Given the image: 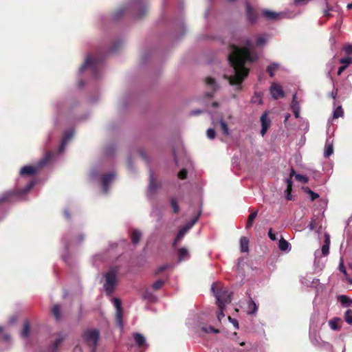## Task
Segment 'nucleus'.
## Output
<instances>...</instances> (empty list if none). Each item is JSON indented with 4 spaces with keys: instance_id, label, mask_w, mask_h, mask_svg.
I'll list each match as a JSON object with an SVG mask.
<instances>
[{
    "instance_id": "nucleus-31",
    "label": "nucleus",
    "mask_w": 352,
    "mask_h": 352,
    "mask_svg": "<svg viewBox=\"0 0 352 352\" xmlns=\"http://www.w3.org/2000/svg\"><path fill=\"white\" fill-rule=\"evenodd\" d=\"M240 248L242 252H247L249 250V241L246 237H241L240 239Z\"/></svg>"
},
{
    "instance_id": "nucleus-48",
    "label": "nucleus",
    "mask_w": 352,
    "mask_h": 352,
    "mask_svg": "<svg viewBox=\"0 0 352 352\" xmlns=\"http://www.w3.org/2000/svg\"><path fill=\"white\" fill-rule=\"evenodd\" d=\"M305 192H307L309 195H310V199L311 201H314L315 199H316L317 198L319 197V195L316 192H314V191H312L311 189L309 188H307L305 189Z\"/></svg>"
},
{
    "instance_id": "nucleus-54",
    "label": "nucleus",
    "mask_w": 352,
    "mask_h": 352,
    "mask_svg": "<svg viewBox=\"0 0 352 352\" xmlns=\"http://www.w3.org/2000/svg\"><path fill=\"white\" fill-rule=\"evenodd\" d=\"M187 177V170L185 168L182 169L178 173V177L181 179H184Z\"/></svg>"
},
{
    "instance_id": "nucleus-60",
    "label": "nucleus",
    "mask_w": 352,
    "mask_h": 352,
    "mask_svg": "<svg viewBox=\"0 0 352 352\" xmlns=\"http://www.w3.org/2000/svg\"><path fill=\"white\" fill-rule=\"evenodd\" d=\"M120 45H121L120 43H114L113 45L109 49L108 52H115L118 48V46H120Z\"/></svg>"
},
{
    "instance_id": "nucleus-42",
    "label": "nucleus",
    "mask_w": 352,
    "mask_h": 352,
    "mask_svg": "<svg viewBox=\"0 0 352 352\" xmlns=\"http://www.w3.org/2000/svg\"><path fill=\"white\" fill-rule=\"evenodd\" d=\"M66 106H67L66 102H58L54 104V108L58 113H61L62 111H63L65 110Z\"/></svg>"
},
{
    "instance_id": "nucleus-14",
    "label": "nucleus",
    "mask_w": 352,
    "mask_h": 352,
    "mask_svg": "<svg viewBox=\"0 0 352 352\" xmlns=\"http://www.w3.org/2000/svg\"><path fill=\"white\" fill-rule=\"evenodd\" d=\"M245 8H246V17L248 21L251 24H254L258 18V13L251 6L250 3L248 1L245 2Z\"/></svg>"
},
{
    "instance_id": "nucleus-12",
    "label": "nucleus",
    "mask_w": 352,
    "mask_h": 352,
    "mask_svg": "<svg viewBox=\"0 0 352 352\" xmlns=\"http://www.w3.org/2000/svg\"><path fill=\"white\" fill-rule=\"evenodd\" d=\"M116 175L113 172L104 174L100 177V184L104 194L108 193L109 186L114 181Z\"/></svg>"
},
{
    "instance_id": "nucleus-30",
    "label": "nucleus",
    "mask_w": 352,
    "mask_h": 352,
    "mask_svg": "<svg viewBox=\"0 0 352 352\" xmlns=\"http://www.w3.org/2000/svg\"><path fill=\"white\" fill-rule=\"evenodd\" d=\"M279 67L280 65L278 63H273L267 66V72L270 77H273L274 76L276 71L279 68Z\"/></svg>"
},
{
    "instance_id": "nucleus-20",
    "label": "nucleus",
    "mask_w": 352,
    "mask_h": 352,
    "mask_svg": "<svg viewBox=\"0 0 352 352\" xmlns=\"http://www.w3.org/2000/svg\"><path fill=\"white\" fill-rule=\"evenodd\" d=\"M133 338L138 347H144V349L148 348V344L146 343V338L142 334L140 333H133Z\"/></svg>"
},
{
    "instance_id": "nucleus-8",
    "label": "nucleus",
    "mask_w": 352,
    "mask_h": 352,
    "mask_svg": "<svg viewBox=\"0 0 352 352\" xmlns=\"http://www.w3.org/2000/svg\"><path fill=\"white\" fill-rule=\"evenodd\" d=\"M211 290L215 296L216 303L218 309H221V307H226V305L230 303L232 300L231 295L232 293L227 290L226 288H221L216 291V286L212 284Z\"/></svg>"
},
{
    "instance_id": "nucleus-61",
    "label": "nucleus",
    "mask_w": 352,
    "mask_h": 352,
    "mask_svg": "<svg viewBox=\"0 0 352 352\" xmlns=\"http://www.w3.org/2000/svg\"><path fill=\"white\" fill-rule=\"evenodd\" d=\"M310 285H311L310 287H313L317 288L318 285H319V279L314 278L311 281V284Z\"/></svg>"
},
{
    "instance_id": "nucleus-39",
    "label": "nucleus",
    "mask_w": 352,
    "mask_h": 352,
    "mask_svg": "<svg viewBox=\"0 0 352 352\" xmlns=\"http://www.w3.org/2000/svg\"><path fill=\"white\" fill-rule=\"evenodd\" d=\"M257 216V211L252 212L248 216V219L246 225V228H250L253 223L254 220L256 219Z\"/></svg>"
},
{
    "instance_id": "nucleus-17",
    "label": "nucleus",
    "mask_w": 352,
    "mask_h": 352,
    "mask_svg": "<svg viewBox=\"0 0 352 352\" xmlns=\"http://www.w3.org/2000/svg\"><path fill=\"white\" fill-rule=\"evenodd\" d=\"M270 94L274 99H278L284 97V91L282 87L277 83H272L270 87Z\"/></svg>"
},
{
    "instance_id": "nucleus-11",
    "label": "nucleus",
    "mask_w": 352,
    "mask_h": 352,
    "mask_svg": "<svg viewBox=\"0 0 352 352\" xmlns=\"http://www.w3.org/2000/svg\"><path fill=\"white\" fill-rule=\"evenodd\" d=\"M111 302L116 310V324L120 327V330L122 331L124 327L123 322H122V302L118 298H113L111 299Z\"/></svg>"
},
{
    "instance_id": "nucleus-16",
    "label": "nucleus",
    "mask_w": 352,
    "mask_h": 352,
    "mask_svg": "<svg viewBox=\"0 0 352 352\" xmlns=\"http://www.w3.org/2000/svg\"><path fill=\"white\" fill-rule=\"evenodd\" d=\"M74 132L73 130L66 131L64 133L63 138L60 144V147L58 148V152L61 154L64 152L65 148L68 142H69L74 137Z\"/></svg>"
},
{
    "instance_id": "nucleus-29",
    "label": "nucleus",
    "mask_w": 352,
    "mask_h": 352,
    "mask_svg": "<svg viewBox=\"0 0 352 352\" xmlns=\"http://www.w3.org/2000/svg\"><path fill=\"white\" fill-rule=\"evenodd\" d=\"M278 248L283 252H289L291 250L290 243L283 237L279 240Z\"/></svg>"
},
{
    "instance_id": "nucleus-7",
    "label": "nucleus",
    "mask_w": 352,
    "mask_h": 352,
    "mask_svg": "<svg viewBox=\"0 0 352 352\" xmlns=\"http://www.w3.org/2000/svg\"><path fill=\"white\" fill-rule=\"evenodd\" d=\"M52 158V153L48 152L45 156L41 159L36 164V166L27 165L24 166L20 170V175L21 177L25 176H33L36 175L39 170L45 166Z\"/></svg>"
},
{
    "instance_id": "nucleus-10",
    "label": "nucleus",
    "mask_w": 352,
    "mask_h": 352,
    "mask_svg": "<svg viewBox=\"0 0 352 352\" xmlns=\"http://www.w3.org/2000/svg\"><path fill=\"white\" fill-rule=\"evenodd\" d=\"M201 214V210H200L198 212V214L193 217L190 221L187 223L183 228H182L178 233L176 235V237L173 243V248H175L177 245V243L180 241L183 237L185 236V234L188 232L189 230H190L192 226L195 224V223L198 221L200 215Z\"/></svg>"
},
{
    "instance_id": "nucleus-43",
    "label": "nucleus",
    "mask_w": 352,
    "mask_h": 352,
    "mask_svg": "<svg viewBox=\"0 0 352 352\" xmlns=\"http://www.w3.org/2000/svg\"><path fill=\"white\" fill-rule=\"evenodd\" d=\"M170 206L173 208L174 213H177L179 211V206L178 205L177 201L175 198L172 197L170 200Z\"/></svg>"
},
{
    "instance_id": "nucleus-23",
    "label": "nucleus",
    "mask_w": 352,
    "mask_h": 352,
    "mask_svg": "<svg viewBox=\"0 0 352 352\" xmlns=\"http://www.w3.org/2000/svg\"><path fill=\"white\" fill-rule=\"evenodd\" d=\"M329 326L333 331H339L341 328L340 323L342 320L340 318L335 317L329 321Z\"/></svg>"
},
{
    "instance_id": "nucleus-41",
    "label": "nucleus",
    "mask_w": 352,
    "mask_h": 352,
    "mask_svg": "<svg viewBox=\"0 0 352 352\" xmlns=\"http://www.w3.org/2000/svg\"><path fill=\"white\" fill-rule=\"evenodd\" d=\"M206 85H208V87H210L212 91H214L216 90L217 87V85L215 82V80L210 78V77H208L206 78Z\"/></svg>"
},
{
    "instance_id": "nucleus-2",
    "label": "nucleus",
    "mask_w": 352,
    "mask_h": 352,
    "mask_svg": "<svg viewBox=\"0 0 352 352\" xmlns=\"http://www.w3.org/2000/svg\"><path fill=\"white\" fill-rule=\"evenodd\" d=\"M128 10L133 12L136 19H141L147 12V0H133L131 3L120 7L117 11L112 14V20H118Z\"/></svg>"
},
{
    "instance_id": "nucleus-38",
    "label": "nucleus",
    "mask_w": 352,
    "mask_h": 352,
    "mask_svg": "<svg viewBox=\"0 0 352 352\" xmlns=\"http://www.w3.org/2000/svg\"><path fill=\"white\" fill-rule=\"evenodd\" d=\"M219 124L223 133L226 136H229L230 135V132L226 122L223 119H221L219 120Z\"/></svg>"
},
{
    "instance_id": "nucleus-26",
    "label": "nucleus",
    "mask_w": 352,
    "mask_h": 352,
    "mask_svg": "<svg viewBox=\"0 0 352 352\" xmlns=\"http://www.w3.org/2000/svg\"><path fill=\"white\" fill-rule=\"evenodd\" d=\"M329 245H330V236L328 234H324V244L322 246L321 253L323 256H327L329 252Z\"/></svg>"
},
{
    "instance_id": "nucleus-1",
    "label": "nucleus",
    "mask_w": 352,
    "mask_h": 352,
    "mask_svg": "<svg viewBox=\"0 0 352 352\" xmlns=\"http://www.w3.org/2000/svg\"><path fill=\"white\" fill-rule=\"evenodd\" d=\"M252 41L246 37L242 36L236 38L235 36L230 43V53L228 60L231 67L230 74H225L231 85L236 86L240 89V85L249 72V66L255 62L257 54L251 51Z\"/></svg>"
},
{
    "instance_id": "nucleus-6",
    "label": "nucleus",
    "mask_w": 352,
    "mask_h": 352,
    "mask_svg": "<svg viewBox=\"0 0 352 352\" xmlns=\"http://www.w3.org/2000/svg\"><path fill=\"white\" fill-rule=\"evenodd\" d=\"M119 270L118 266H111L108 272L104 274V283L103 289L107 296H111L114 292Z\"/></svg>"
},
{
    "instance_id": "nucleus-59",
    "label": "nucleus",
    "mask_w": 352,
    "mask_h": 352,
    "mask_svg": "<svg viewBox=\"0 0 352 352\" xmlns=\"http://www.w3.org/2000/svg\"><path fill=\"white\" fill-rule=\"evenodd\" d=\"M285 182L287 184V188L292 189L293 182L291 177L286 178Z\"/></svg>"
},
{
    "instance_id": "nucleus-37",
    "label": "nucleus",
    "mask_w": 352,
    "mask_h": 352,
    "mask_svg": "<svg viewBox=\"0 0 352 352\" xmlns=\"http://www.w3.org/2000/svg\"><path fill=\"white\" fill-rule=\"evenodd\" d=\"M132 242L133 244H137L139 243L141 237H142V233L140 231L138 230H134L132 232Z\"/></svg>"
},
{
    "instance_id": "nucleus-63",
    "label": "nucleus",
    "mask_w": 352,
    "mask_h": 352,
    "mask_svg": "<svg viewBox=\"0 0 352 352\" xmlns=\"http://www.w3.org/2000/svg\"><path fill=\"white\" fill-rule=\"evenodd\" d=\"M168 267H170V265L168 264L161 265L158 267L157 272H162L167 270Z\"/></svg>"
},
{
    "instance_id": "nucleus-36",
    "label": "nucleus",
    "mask_w": 352,
    "mask_h": 352,
    "mask_svg": "<svg viewBox=\"0 0 352 352\" xmlns=\"http://www.w3.org/2000/svg\"><path fill=\"white\" fill-rule=\"evenodd\" d=\"M30 333V324L28 321H25L23 324V330L21 332V337L23 338H27Z\"/></svg>"
},
{
    "instance_id": "nucleus-15",
    "label": "nucleus",
    "mask_w": 352,
    "mask_h": 352,
    "mask_svg": "<svg viewBox=\"0 0 352 352\" xmlns=\"http://www.w3.org/2000/svg\"><path fill=\"white\" fill-rule=\"evenodd\" d=\"M260 122L261 124V134L263 137L266 134L268 129L271 125V120L268 117L267 112H264L261 115L260 118Z\"/></svg>"
},
{
    "instance_id": "nucleus-24",
    "label": "nucleus",
    "mask_w": 352,
    "mask_h": 352,
    "mask_svg": "<svg viewBox=\"0 0 352 352\" xmlns=\"http://www.w3.org/2000/svg\"><path fill=\"white\" fill-rule=\"evenodd\" d=\"M178 262L180 263L189 258L190 255L186 248H181L177 251Z\"/></svg>"
},
{
    "instance_id": "nucleus-46",
    "label": "nucleus",
    "mask_w": 352,
    "mask_h": 352,
    "mask_svg": "<svg viewBox=\"0 0 352 352\" xmlns=\"http://www.w3.org/2000/svg\"><path fill=\"white\" fill-rule=\"evenodd\" d=\"M164 284V281L162 279H159L153 284L152 287L155 290H158L163 286Z\"/></svg>"
},
{
    "instance_id": "nucleus-9",
    "label": "nucleus",
    "mask_w": 352,
    "mask_h": 352,
    "mask_svg": "<svg viewBox=\"0 0 352 352\" xmlns=\"http://www.w3.org/2000/svg\"><path fill=\"white\" fill-rule=\"evenodd\" d=\"M82 338L87 344L93 348L91 352H95L100 338L99 331L96 329H87L83 333Z\"/></svg>"
},
{
    "instance_id": "nucleus-57",
    "label": "nucleus",
    "mask_w": 352,
    "mask_h": 352,
    "mask_svg": "<svg viewBox=\"0 0 352 352\" xmlns=\"http://www.w3.org/2000/svg\"><path fill=\"white\" fill-rule=\"evenodd\" d=\"M292 189L286 188L285 190V197L287 200H292L293 197L291 194Z\"/></svg>"
},
{
    "instance_id": "nucleus-33",
    "label": "nucleus",
    "mask_w": 352,
    "mask_h": 352,
    "mask_svg": "<svg viewBox=\"0 0 352 352\" xmlns=\"http://www.w3.org/2000/svg\"><path fill=\"white\" fill-rule=\"evenodd\" d=\"M52 312L53 315L54 316L57 322L60 321L61 319V314H60V309L58 305H55L52 308Z\"/></svg>"
},
{
    "instance_id": "nucleus-53",
    "label": "nucleus",
    "mask_w": 352,
    "mask_h": 352,
    "mask_svg": "<svg viewBox=\"0 0 352 352\" xmlns=\"http://www.w3.org/2000/svg\"><path fill=\"white\" fill-rule=\"evenodd\" d=\"M98 176H99V173L96 168H94L91 170V172L89 173L90 178H91L92 179H96L98 178Z\"/></svg>"
},
{
    "instance_id": "nucleus-64",
    "label": "nucleus",
    "mask_w": 352,
    "mask_h": 352,
    "mask_svg": "<svg viewBox=\"0 0 352 352\" xmlns=\"http://www.w3.org/2000/svg\"><path fill=\"white\" fill-rule=\"evenodd\" d=\"M332 10L331 8L327 7V9L324 10V16H331L330 11Z\"/></svg>"
},
{
    "instance_id": "nucleus-51",
    "label": "nucleus",
    "mask_w": 352,
    "mask_h": 352,
    "mask_svg": "<svg viewBox=\"0 0 352 352\" xmlns=\"http://www.w3.org/2000/svg\"><path fill=\"white\" fill-rule=\"evenodd\" d=\"M216 136V132L213 129H208L207 130V137L210 139L213 140Z\"/></svg>"
},
{
    "instance_id": "nucleus-4",
    "label": "nucleus",
    "mask_w": 352,
    "mask_h": 352,
    "mask_svg": "<svg viewBox=\"0 0 352 352\" xmlns=\"http://www.w3.org/2000/svg\"><path fill=\"white\" fill-rule=\"evenodd\" d=\"M85 239V235L83 233H78L77 231L74 229H69L63 238V243L65 248V254L62 255L63 259L67 263L69 264V251L74 247L80 245Z\"/></svg>"
},
{
    "instance_id": "nucleus-56",
    "label": "nucleus",
    "mask_w": 352,
    "mask_h": 352,
    "mask_svg": "<svg viewBox=\"0 0 352 352\" xmlns=\"http://www.w3.org/2000/svg\"><path fill=\"white\" fill-rule=\"evenodd\" d=\"M228 320L230 321V322H231L233 326L236 329H238L239 328V322L237 321L236 319L235 318H231L230 316H228Z\"/></svg>"
},
{
    "instance_id": "nucleus-52",
    "label": "nucleus",
    "mask_w": 352,
    "mask_h": 352,
    "mask_svg": "<svg viewBox=\"0 0 352 352\" xmlns=\"http://www.w3.org/2000/svg\"><path fill=\"white\" fill-rule=\"evenodd\" d=\"M226 307H221V309H219V312L217 314V319L219 322L221 321V319L224 318V309Z\"/></svg>"
},
{
    "instance_id": "nucleus-50",
    "label": "nucleus",
    "mask_w": 352,
    "mask_h": 352,
    "mask_svg": "<svg viewBox=\"0 0 352 352\" xmlns=\"http://www.w3.org/2000/svg\"><path fill=\"white\" fill-rule=\"evenodd\" d=\"M296 179L301 183L306 184L308 182V178L302 175L297 174L295 175Z\"/></svg>"
},
{
    "instance_id": "nucleus-35",
    "label": "nucleus",
    "mask_w": 352,
    "mask_h": 352,
    "mask_svg": "<svg viewBox=\"0 0 352 352\" xmlns=\"http://www.w3.org/2000/svg\"><path fill=\"white\" fill-rule=\"evenodd\" d=\"M174 28H175V32L178 30H182V35L184 34V33L186 32V28H185V26H184V22L182 20H179V21H175L174 22Z\"/></svg>"
},
{
    "instance_id": "nucleus-49",
    "label": "nucleus",
    "mask_w": 352,
    "mask_h": 352,
    "mask_svg": "<svg viewBox=\"0 0 352 352\" xmlns=\"http://www.w3.org/2000/svg\"><path fill=\"white\" fill-rule=\"evenodd\" d=\"M201 329L205 333H219V330L214 328L212 326L202 327Z\"/></svg>"
},
{
    "instance_id": "nucleus-25",
    "label": "nucleus",
    "mask_w": 352,
    "mask_h": 352,
    "mask_svg": "<svg viewBox=\"0 0 352 352\" xmlns=\"http://www.w3.org/2000/svg\"><path fill=\"white\" fill-rule=\"evenodd\" d=\"M258 305L250 297L248 300V314L249 315H254L257 312Z\"/></svg>"
},
{
    "instance_id": "nucleus-18",
    "label": "nucleus",
    "mask_w": 352,
    "mask_h": 352,
    "mask_svg": "<svg viewBox=\"0 0 352 352\" xmlns=\"http://www.w3.org/2000/svg\"><path fill=\"white\" fill-rule=\"evenodd\" d=\"M263 16L269 21H278L283 15L281 12H276L272 10H263L262 11Z\"/></svg>"
},
{
    "instance_id": "nucleus-62",
    "label": "nucleus",
    "mask_w": 352,
    "mask_h": 352,
    "mask_svg": "<svg viewBox=\"0 0 352 352\" xmlns=\"http://www.w3.org/2000/svg\"><path fill=\"white\" fill-rule=\"evenodd\" d=\"M302 284L305 285L307 287H310L311 280L309 279H307L306 278H302L301 279Z\"/></svg>"
},
{
    "instance_id": "nucleus-58",
    "label": "nucleus",
    "mask_w": 352,
    "mask_h": 352,
    "mask_svg": "<svg viewBox=\"0 0 352 352\" xmlns=\"http://www.w3.org/2000/svg\"><path fill=\"white\" fill-rule=\"evenodd\" d=\"M268 236L272 241H276L277 239L276 234L273 233L272 228L269 229Z\"/></svg>"
},
{
    "instance_id": "nucleus-28",
    "label": "nucleus",
    "mask_w": 352,
    "mask_h": 352,
    "mask_svg": "<svg viewBox=\"0 0 352 352\" xmlns=\"http://www.w3.org/2000/svg\"><path fill=\"white\" fill-rule=\"evenodd\" d=\"M65 336H66L65 334H64L63 333H59L58 334L57 338H56V340H54V342L52 346V352H54L58 349L59 345L64 340Z\"/></svg>"
},
{
    "instance_id": "nucleus-27",
    "label": "nucleus",
    "mask_w": 352,
    "mask_h": 352,
    "mask_svg": "<svg viewBox=\"0 0 352 352\" xmlns=\"http://www.w3.org/2000/svg\"><path fill=\"white\" fill-rule=\"evenodd\" d=\"M338 300L342 307H349L352 305V299L345 295L338 296Z\"/></svg>"
},
{
    "instance_id": "nucleus-21",
    "label": "nucleus",
    "mask_w": 352,
    "mask_h": 352,
    "mask_svg": "<svg viewBox=\"0 0 352 352\" xmlns=\"http://www.w3.org/2000/svg\"><path fill=\"white\" fill-rule=\"evenodd\" d=\"M333 153V140L331 137H328L326 140L324 157H329Z\"/></svg>"
},
{
    "instance_id": "nucleus-13",
    "label": "nucleus",
    "mask_w": 352,
    "mask_h": 352,
    "mask_svg": "<svg viewBox=\"0 0 352 352\" xmlns=\"http://www.w3.org/2000/svg\"><path fill=\"white\" fill-rule=\"evenodd\" d=\"M160 184H157L155 181L154 174L152 170H150L149 173V185L147 190V197L149 199H152L157 190L160 188Z\"/></svg>"
},
{
    "instance_id": "nucleus-5",
    "label": "nucleus",
    "mask_w": 352,
    "mask_h": 352,
    "mask_svg": "<svg viewBox=\"0 0 352 352\" xmlns=\"http://www.w3.org/2000/svg\"><path fill=\"white\" fill-rule=\"evenodd\" d=\"M36 181L32 179L23 188L16 190H8L0 196V204L6 201H23L26 199L27 194L35 185Z\"/></svg>"
},
{
    "instance_id": "nucleus-32",
    "label": "nucleus",
    "mask_w": 352,
    "mask_h": 352,
    "mask_svg": "<svg viewBox=\"0 0 352 352\" xmlns=\"http://www.w3.org/2000/svg\"><path fill=\"white\" fill-rule=\"evenodd\" d=\"M267 40V36L265 34H259L257 36L256 39V45L261 47L264 45Z\"/></svg>"
},
{
    "instance_id": "nucleus-19",
    "label": "nucleus",
    "mask_w": 352,
    "mask_h": 352,
    "mask_svg": "<svg viewBox=\"0 0 352 352\" xmlns=\"http://www.w3.org/2000/svg\"><path fill=\"white\" fill-rule=\"evenodd\" d=\"M109 256V250L94 255L92 258L94 265L98 266L100 263L107 261Z\"/></svg>"
},
{
    "instance_id": "nucleus-22",
    "label": "nucleus",
    "mask_w": 352,
    "mask_h": 352,
    "mask_svg": "<svg viewBox=\"0 0 352 352\" xmlns=\"http://www.w3.org/2000/svg\"><path fill=\"white\" fill-rule=\"evenodd\" d=\"M311 341L315 346L325 347L329 349L332 348V346L329 342L322 341L320 338L316 335L311 338Z\"/></svg>"
},
{
    "instance_id": "nucleus-40",
    "label": "nucleus",
    "mask_w": 352,
    "mask_h": 352,
    "mask_svg": "<svg viewBox=\"0 0 352 352\" xmlns=\"http://www.w3.org/2000/svg\"><path fill=\"white\" fill-rule=\"evenodd\" d=\"M344 320L349 324L352 325V310L347 309L344 315Z\"/></svg>"
},
{
    "instance_id": "nucleus-47",
    "label": "nucleus",
    "mask_w": 352,
    "mask_h": 352,
    "mask_svg": "<svg viewBox=\"0 0 352 352\" xmlns=\"http://www.w3.org/2000/svg\"><path fill=\"white\" fill-rule=\"evenodd\" d=\"M340 63L342 64V65L346 66L347 67L350 64L352 63V57H344L340 59Z\"/></svg>"
},
{
    "instance_id": "nucleus-44",
    "label": "nucleus",
    "mask_w": 352,
    "mask_h": 352,
    "mask_svg": "<svg viewBox=\"0 0 352 352\" xmlns=\"http://www.w3.org/2000/svg\"><path fill=\"white\" fill-rule=\"evenodd\" d=\"M343 110L342 109L341 106L338 107L333 113V118H338L340 117H342L343 116Z\"/></svg>"
},
{
    "instance_id": "nucleus-55",
    "label": "nucleus",
    "mask_w": 352,
    "mask_h": 352,
    "mask_svg": "<svg viewBox=\"0 0 352 352\" xmlns=\"http://www.w3.org/2000/svg\"><path fill=\"white\" fill-rule=\"evenodd\" d=\"M344 50L347 54H352V44H346L344 47Z\"/></svg>"
},
{
    "instance_id": "nucleus-3",
    "label": "nucleus",
    "mask_w": 352,
    "mask_h": 352,
    "mask_svg": "<svg viewBox=\"0 0 352 352\" xmlns=\"http://www.w3.org/2000/svg\"><path fill=\"white\" fill-rule=\"evenodd\" d=\"M103 57H95L91 55H88L84 63L79 69V73L84 72L89 73L92 78H99L104 70Z\"/></svg>"
},
{
    "instance_id": "nucleus-34",
    "label": "nucleus",
    "mask_w": 352,
    "mask_h": 352,
    "mask_svg": "<svg viewBox=\"0 0 352 352\" xmlns=\"http://www.w3.org/2000/svg\"><path fill=\"white\" fill-rule=\"evenodd\" d=\"M143 298L151 302H155L157 300V297L149 289H146L144 291Z\"/></svg>"
},
{
    "instance_id": "nucleus-45",
    "label": "nucleus",
    "mask_w": 352,
    "mask_h": 352,
    "mask_svg": "<svg viewBox=\"0 0 352 352\" xmlns=\"http://www.w3.org/2000/svg\"><path fill=\"white\" fill-rule=\"evenodd\" d=\"M291 109L292 111L297 109H300V105L296 100V94H294L292 97V101L291 104Z\"/></svg>"
}]
</instances>
